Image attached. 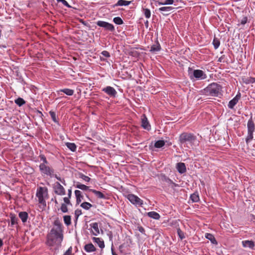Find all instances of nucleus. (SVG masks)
Here are the masks:
<instances>
[{
    "instance_id": "4c0bfd02",
    "label": "nucleus",
    "mask_w": 255,
    "mask_h": 255,
    "mask_svg": "<svg viewBox=\"0 0 255 255\" xmlns=\"http://www.w3.org/2000/svg\"><path fill=\"white\" fill-rule=\"evenodd\" d=\"M79 178L83 179L84 181L86 182H89L91 180V178L89 177L88 176L84 175L82 173H79Z\"/></svg>"
},
{
    "instance_id": "864d4df0",
    "label": "nucleus",
    "mask_w": 255,
    "mask_h": 255,
    "mask_svg": "<svg viewBox=\"0 0 255 255\" xmlns=\"http://www.w3.org/2000/svg\"><path fill=\"white\" fill-rule=\"evenodd\" d=\"M101 54L106 57H110V53L106 50L103 51L101 52Z\"/></svg>"
},
{
    "instance_id": "ea45409f",
    "label": "nucleus",
    "mask_w": 255,
    "mask_h": 255,
    "mask_svg": "<svg viewBox=\"0 0 255 255\" xmlns=\"http://www.w3.org/2000/svg\"><path fill=\"white\" fill-rule=\"evenodd\" d=\"M143 14L145 17L148 19L151 16V12L149 9L148 8H143Z\"/></svg>"
},
{
    "instance_id": "1a4fd4ad",
    "label": "nucleus",
    "mask_w": 255,
    "mask_h": 255,
    "mask_svg": "<svg viewBox=\"0 0 255 255\" xmlns=\"http://www.w3.org/2000/svg\"><path fill=\"white\" fill-rule=\"evenodd\" d=\"M96 24L98 26L104 28L106 30H108L111 32H114L115 30L114 25L108 22L99 20L97 22Z\"/></svg>"
},
{
    "instance_id": "c9c22d12",
    "label": "nucleus",
    "mask_w": 255,
    "mask_h": 255,
    "mask_svg": "<svg viewBox=\"0 0 255 255\" xmlns=\"http://www.w3.org/2000/svg\"><path fill=\"white\" fill-rule=\"evenodd\" d=\"M165 145V142L162 140L156 141L154 143V146L156 148H161Z\"/></svg>"
},
{
    "instance_id": "4be33fe9",
    "label": "nucleus",
    "mask_w": 255,
    "mask_h": 255,
    "mask_svg": "<svg viewBox=\"0 0 255 255\" xmlns=\"http://www.w3.org/2000/svg\"><path fill=\"white\" fill-rule=\"evenodd\" d=\"M161 49V46L158 41H156V43L151 46L150 51L151 52H158Z\"/></svg>"
},
{
    "instance_id": "603ef678",
    "label": "nucleus",
    "mask_w": 255,
    "mask_h": 255,
    "mask_svg": "<svg viewBox=\"0 0 255 255\" xmlns=\"http://www.w3.org/2000/svg\"><path fill=\"white\" fill-rule=\"evenodd\" d=\"M71 198H69L68 197H64L63 198V201L64 202V204H65L66 205H71V202L70 201V199Z\"/></svg>"
},
{
    "instance_id": "412c9836",
    "label": "nucleus",
    "mask_w": 255,
    "mask_h": 255,
    "mask_svg": "<svg viewBox=\"0 0 255 255\" xmlns=\"http://www.w3.org/2000/svg\"><path fill=\"white\" fill-rule=\"evenodd\" d=\"M84 250L87 253H91L95 252L96 249L92 243H89L84 246Z\"/></svg>"
},
{
    "instance_id": "20e7f679",
    "label": "nucleus",
    "mask_w": 255,
    "mask_h": 255,
    "mask_svg": "<svg viewBox=\"0 0 255 255\" xmlns=\"http://www.w3.org/2000/svg\"><path fill=\"white\" fill-rule=\"evenodd\" d=\"M36 196L38 198L39 203L45 207L46 206L45 198L48 196V189L45 187H38Z\"/></svg>"
},
{
    "instance_id": "7ed1b4c3",
    "label": "nucleus",
    "mask_w": 255,
    "mask_h": 255,
    "mask_svg": "<svg viewBox=\"0 0 255 255\" xmlns=\"http://www.w3.org/2000/svg\"><path fill=\"white\" fill-rule=\"evenodd\" d=\"M222 86L217 83H212L201 91L202 95L206 96L220 97L222 94Z\"/></svg>"
},
{
    "instance_id": "a19ab883",
    "label": "nucleus",
    "mask_w": 255,
    "mask_h": 255,
    "mask_svg": "<svg viewBox=\"0 0 255 255\" xmlns=\"http://www.w3.org/2000/svg\"><path fill=\"white\" fill-rule=\"evenodd\" d=\"M213 44L214 45V48L217 49L219 48L220 45V41L218 38H214L213 41Z\"/></svg>"
},
{
    "instance_id": "774afa93",
    "label": "nucleus",
    "mask_w": 255,
    "mask_h": 255,
    "mask_svg": "<svg viewBox=\"0 0 255 255\" xmlns=\"http://www.w3.org/2000/svg\"><path fill=\"white\" fill-rule=\"evenodd\" d=\"M218 61H220V62H221V59L219 58Z\"/></svg>"
},
{
    "instance_id": "5701e85b",
    "label": "nucleus",
    "mask_w": 255,
    "mask_h": 255,
    "mask_svg": "<svg viewBox=\"0 0 255 255\" xmlns=\"http://www.w3.org/2000/svg\"><path fill=\"white\" fill-rule=\"evenodd\" d=\"M90 191L95 194L98 198L100 199H104L106 198V195L104 194L102 192L99 191H97L95 189H91Z\"/></svg>"
},
{
    "instance_id": "ddd939ff",
    "label": "nucleus",
    "mask_w": 255,
    "mask_h": 255,
    "mask_svg": "<svg viewBox=\"0 0 255 255\" xmlns=\"http://www.w3.org/2000/svg\"><path fill=\"white\" fill-rule=\"evenodd\" d=\"M141 126L143 128H144V129H146L148 131H149L151 129L150 125L147 120V118L145 116V115H143L142 116Z\"/></svg>"
},
{
    "instance_id": "9d476101",
    "label": "nucleus",
    "mask_w": 255,
    "mask_h": 255,
    "mask_svg": "<svg viewBox=\"0 0 255 255\" xmlns=\"http://www.w3.org/2000/svg\"><path fill=\"white\" fill-rule=\"evenodd\" d=\"M102 91L111 98H116L118 95V93L115 89L110 86H108L102 88Z\"/></svg>"
},
{
    "instance_id": "4468645a",
    "label": "nucleus",
    "mask_w": 255,
    "mask_h": 255,
    "mask_svg": "<svg viewBox=\"0 0 255 255\" xmlns=\"http://www.w3.org/2000/svg\"><path fill=\"white\" fill-rule=\"evenodd\" d=\"M242 246L246 248L255 250V243L253 241L244 240L242 242Z\"/></svg>"
},
{
    "instance_id": "f8f14e48",
    "label": "nucleus",
    "mask_w": 255,
    "mask_h": 255,
    "mask_svg": "<svg viewBox=\"0 0 255 255\" xmlns=\"http://www.w3.org/2000/svg\"><path fill=\"white\" fill-rule=\"evenodd\" d=\"M241 95L240 92L236 95V96L231 101H229L228 107L230 109H234L235 106L238 103L239 100L241 98Z\"/></svg>"
},
{
    "instance_id": "de8ad7c7",
    "label": "nucleus",
    "mask_w": 255,
    "mask_h": 255,
    "mask_svg": "<svg viewBox=\"0 0 255 255\" xmlns=\"http://www.w3.org/2000/svg\"><path fill=\"white\" fill-rule=\"evenodd\" d=\"M82 214V211L80 209H77L75 211V217L77 221L79 217Z\"/></svg>"
},
{
    "instance_id": "393cba45",
    "label": "nucleus",
    "mask_w": 255,
    "mask_h": 255,
    "mask_svg": "<svg viewBox=\"0 0 255 255\" xmlns=\"http://www.w3.org/2000/svg\"><path fill=\"white\" fill-rule=\"evenodd\" d=\"M205 236L206 239L210 241L212 244L214 245H217L218 244L216 239L212 234L210 233H206Z\"/></svg>"
},
{
    "instance_id": "aec40b11",
    "label": "nucleus",
    "mask_w": 255,
    "mask_h": 255,
    "mask_svg": "<svg viewBox=\"0 0 255 255\" xmlns=\"http://www.w3.org/2000/svg\"><path fill=\"white\" fill-rule=\"evenodd\" d=\"M74 193L76 198V203L77 204H79L81 202L83 196L82 195V193L80 190H76Z\"/></svg>"
},
{
    "instance_id": "0eeeda50",
    "label": "nucleus",
    "mask_w": 255,
    "mask_h": 255,
    "mask_svg": "<svg viewBox=\"0 0 255 255\" xmlns=\"http://www.w3.org/2000/svg\"><path fill=\"white\" fill-rule=\"evenodd\" d=\"M39 171L42 174L46 175L51 178L54 176V170L48 165V164H40L39 165Z\"/></svg>"
},
{
    "instance_id": "49530a36",
    "label": "nucleus",
    "mask_w": 255,
    "mask_h": 255,
    "mask_svg": "<svg viewBox=\"0 0 255 255\" xmlns=\"http://www.w3.org/2000/svg\"><path fill=\"white\" fill-rule=\"evenodd\" d=\"M177 232V234L181 240H183L185 238L184 232L182 231L180 229H178Z\"/></svg>"
},
{
    "instance_id": "09e8293b",
    "label": "nucleus",
    "mask_w": 255,
    "mask_h": 255,
    "mask_svg": "<svg viewBox=\"0 0 255 255\" xmlns=\"http://www.w3.org/2000/svg\"><path fill=\"white\" fill-rule=\"evenodd\" d=\"M61 210L63 213H67L68 212V208L67 207V205L64 203H62L61 206Z\"/></svg>"
},
{
    "instance_id": "b1692460",
    "label": "nucleus",
    "mask_w": 255,
    "mask_h": 255,
    "mask_svg": "<svg viewBox=\"0 0 255 255\" xmlns=\"http://www.w3.org/2000/svg\"><path fill=\"white\" fill-rule=\"evenodd\" d=\"M147 215L149 217L155 220H159L160 218V215L154 211L149 212L147 213Z\"/></svg>"
},
{
    "instance_id": "bf43d9fd",
    "label": "nucleus",
    "mask_w": 255,
    "mask_h": 255,
    "mask_svg": "<svg viewBox=\"0 0 255 255\" xmlns=\"http://www.w3.org/2000/svg\"><path fill=\"white\" fill-rule=\"evenodd\" d=\"M55 177L57 180H58L60 181H62V178L59 176H58L56 174H54V176Z\"/></svg>"
},
{
    "instance_id": "338daca9",
    "label": "nucleus",
    "mask_w": 255,
    "mask_h": 255,
    "mask_svg": "<svg viewBox=\"0 0 255 255\" xmlns=\"http://www.w3.org/2000/svg\"><path fill=\"white\" fill-rule=\"evenodd\" d=\"M55 203L56 204H57V203H58V202H57V200H55Z\"/></svg>"
},
{
    "instance_id": "423d86ee",
    "label": "nucleus",
    "mask_w": 255,
    "mask_h": 255,
    "mask_svg": "<svg viewBox=\"0 0 255 255\" xmlns=\"http://www.w3.org/2000/svg\"><path fill=\"white\" fill-rule=\"evenodd\" d=\"M247 128L248 134L246 138V142L248 144L253 139V133L255 129V125L252 117L248 121Z\"/></svg>"
},
{
    "instance_id": "7c9ffc66",
    "label": "nucleus",
    "mask_w": 255,
    "mask_h": 255,
    "mask_svg": "<svg viewBox=\"0 0 255 255\" xmlns=\"http://www.w3.org/2000/svg\"><path fill=\"white\" fill-rule=\"evenodd\" d=\"M59 92H63L68 96H72L74 93V91L73 90L68 89V88L61 89L59 90Z\"/></svg>"
},
{
    "instance_id": "bb28decb",
    "label": "nucleus",
    "mask_w": 255,
    "mask_h": 255,
    "mask_svg": "<svg viewBox=\"0 0 255 255\" xmlns=\"http://www.w3.org/2000/svg\"><path fill=\"white\" fill-rule=\"evenodd\" d=\"M131 3L130 1L126 0H119L117 3L115 4L116 6H127Z\"/></svg>"
},
{
    "instance_id": "79ce46f5",
    "label": "nucleus",
    "mask_w": 255,
    "mask_h": 255,
    "mask_svg": "<svg viewBox=\"0 0 255 255\" xmlns=\"http://www.w3.org/2000/svg\"><path fill=\"white\" fill-rule=\"evenodd\" d=\"M174 2L173 0H165L163 2L158 1V3L159 5H170L172 4Z\"/></svg>"
},
{
    "instance_id": "6e6552de",
    "label": "nucleus",
    "mask_w": 255,
    "mask_h": 255,
    "mask_svg": "<svg viewBox=\"0 0 255 255\" xmlns=\"http://www.w3.org/2000/svg\"><path fill=\"white\" fill-rule=\"evenodd\" d=\"M126 198L135 206L141 207L143 204V200L134 194H128L126 196Z\"/></svg>"
},
{
    "instance_id": "2f4dec72",
    "label": "nucleus",
    "mask_w": 255,
    "mask_h": 255,
    "mask_svg": "<svg viewBox=\"0 0 255 255\" xmlns=\"http://www.w3.org/2000/svg\"><path fill=\"white\" fill-rule=\"evenodd\" d=\"M76 188H78L79 189H81L83 191H87L89 189V187L84 185L82 184L79 182H78L76 185H75Z\"/></svg>"
},
{
    "instance_id": "13d9d810",
    "label": "nucleus",
    "mask_w": 255,
    "mask_h": 255,
    "mask_svg": "<svg viewBox=\"0 0 255 255\" xmlns=\"http://www.w3.org/2000/svg\"><path fill=\"white\" fill-rule=\"evenodd\" d=\"M138 231L142 234H144L145 232L144 229L142 227H138Z\"/></svg>"
},
{
    "instance_id": "dca6fc26",
    "label": "nucleus",
    "mask_w": 255,
    "mask_h": 255,
    "mask_svg": "<svg viewBox=\"0 0 255 255\" xmlns=\"http://www.w3.org/2000/svg\"><path fill=\"white\" fill-rule=\"evenodd\" d=\"M176 168L178 172L180 174H183L186 172V167L184 163L179 162L176 164Z\"/></svg>"
},
{
    "instance_id": "cd10ccee",
    "label": "nucleus",
    "mask_w": 255,
    "mask_h": 255,
    "mask_svg": "<svg viewBox=\"0 0 255 255\" xmlns=\"http://www.w3.org/2000/svg\"><path fill=\"white\" fill-rule=\"evenodd\" d=\"M161 179L162 181L166 182L168 184H173L174 186H176V184L174 183L172 180L165 175L161 176Z\"/></svg>"
},
{
    "instance_id": "5fc2aeb1",
    "label": "nucleus",
    "mask_w": 255,
    "mask_h": 255,
    "mask_svg": "<svg viewBox=\"0 0 255 255\" xmlns=\"http://www.w3.org/2000/svg\"><path fill=\"white\" fill-rule=\"evenodd\" d=\"M248 18L246 16L244 17L241 20L240 23L242 25L245 24L247 22Z\"/></svg>"
},
{
    "instance_id": "052dcab7",
    "label": "nucleus",
    "mask_w": 255,
    "mask_h": 255,
    "mask_svg": "<svg viewBox=\"0 0 255 255\" xmlns=\"http://www.w3.org/2000/svg\"><path fill=\"white\" fill-rule=\"evenodd\" d=\"M7 47V45L5 44H0V48H5Z\"/></svg>"
},
{
    "instance_id": "f3484780",
    "label": "nucleus",
    "mask_w": 255,
    "mask_h": 255,
    "mask_svg": "<svg viewBox=\"0 0 255 255\" xmlns=\"http://www.w3.org/2000/svg\"><path fill=\"white\" fill-rule=\"evenodd\" d=\"M53 225L56 227L52 228V229H54L55 231H56L58 232L63 233L62 225L59 220H55L54 222Z\"/></svg>"
},
{
    "instance_id": "72a5a7b5",
    "label": "nucleus",
    "mask_w": 255,
    "mask_h": 255,
    "mask_svg": "<svg viewBox=\"0 0 255 255\" xmlns=\"http://www.w3.org/2000/svg\"><path fill=\"white\" fill-rule=\"evenodd\" d=\"M15 103L19 107H21L25 104V101L21 98H18L14 100Z\"/></svg>"
},
{
    "instance_id": "f03ea898",
    "label": "nucleus",
    "mask_w": 255,
    "mask_h": 255,
    "mask_svg": "<svg viewBox=\"0 0 255 255\" xmlns=\"http://www.w3.org/2000/svg\"><path fill=\"white\" fill-rule=\"evenodd\" d=\"M179 144L181 146H184L189 149L199 145V141L197 136L193 133L183 132L180 134L178 139Z\"/></svg>"
},
{
    "instance_id": "39448f33",
    "label": "nucleus",
    "mask_w": 255,
    "mask_h": 255,
    "mask_svg": "<svg viewBox=\"0 0 255 255\" xmlns=\"http://www.w3.org/2000/svg\"><path fill=\"white\" fill-rule=\"evenodd\" d=\"M192 70L191 68H189V75L190 79L192 80L194 79L196 80H204L207 78L206 74L201 70H193L192 72H190V71Z\"/></svg>"
},
{
    "instance_id": "69168bd1",
    "label": "nucleus",
    "mask_w": 255,
    "mask_h": 255,
    "mask_svg": "<svg viewBox=\"0 0 255 255\" xmlns=\"http://www.w3.org/2000/svg\"><path fill=\"white\" fill-rule=\"evenodd\" d=\"M168 13H163V15H168Z\"/></svg>"
},
{
    "instance_id": "8fccbe9b",
    "label": "nucleus",
    "mask_w": 255,
    "mask_h": 255,
    "mask_svg": "<svg viewBox=\"0 0 255 255\" xmlns=\"http://www.w3.org/2000/svg\"><path fill=\"white\" fill-rule=\"evenodd\" d=\"M58 2H61L62 3V4L65 5V6L70 8L71 7V6L69 5V4L68 3V2L65 0H56Z\"/></svg>"
},
{
    "instance_id": "9b49d317",
    "label": "nucleus",
    "mask_w": 255,
    "mask_h": 255,
    "mask_svg": "<svg viewBox=\"0 0 255 255\" xmlns=\"http://www.w3.org/2000/svg\"><path fill=\"white\" fill-rule=\"evenodd\" d=\"M54 193L60 196L65 195L66 191L65 188L58 182H55L53 186Z\"/></svg>"
},
{
    "instance_id": "c03bdc74",
    "label": "nucleus",
    "mask_w": 255,
    "mask_h": 255,
    "mask_svg": "<svg viewBox=\"0 0 255 255\" xmlns=\"http://www.w3.org/2000/svg\"><path fill=\"white\" fill-rule=\"evenodd\" d=\"M39 157L40 159V161L42 162L41 164H48V162L44 155L40 154V155H39Z\"/></svg>"
},
{
    "instance_id": "c756f323",
    "label": "nucleus",
    "mask_w": 255,
    "mask_h": 255,
    "mask_svg": "<svg viewBox=\"0 0 255 255\" xmlns=\"http://www.w3.org/2000/svg\"><path fill=\"white\" fill-rule=\"evenodd\" d=\"M190 198L193 202H198L200 200L199 194L197 192H195L191 194Z\"/></svg>"
},
{
    "instance_id": "f257e3e1",
    "label": "nucleus",
    "mask_w": 255,
    "mask_h": 255,
    "mask_svg": "<svg viewBox=\"0 0 255 255\" xmlns=\"http://www.w3.org/2000/svg\"><path fill=\"white\" fill-rule=\"evenodd\" d=\"M63 238V233L58 232L54 229H51L47 236V245L51 251L57 253L61 247Z\"/></svg>"
},
{
    "instance_id": "6e6d98bb",
    "label": "nucleus",
    "mask_w": 255,
    "mask_h": 255,
    "mask_svg": "<svg viewBox=\"0 0 255 255\" xmlns=\"http://www.w3.org/2000/svg\"><path fill=\"white\" fill-rule=\"evenodd\" d=\"M72 253V247H70L66 252L63 255H71Z\"/></svg>"
},
{
    "instance_id": "473e14b6",
    "label": "nucleus",
    "mask_w": 255,
    "mask_h": 255,
    "mask_svg": "<svg viewBox=\"0 0 255 255\" xmlns=\"http://www.w3.org/2000/svg\"><path fill=\"white\" fill-rule=\"evenodd\" d=\"M63 220L65 224L68 226L71 224V218L69 215H65L63 217Z\"/></svg>"
},
{
    "instance_id": "37998d69",
    "label": "nucleus",
    "mask_w": 255,
    "mask_h": 255,
    "mask_svg": "<svg viewBox=\"0 0 255 255\" xmlns=\"http://www.w3.org/2000/svg\"><path fill=\"white\" fill-rule=\"evenodd\" d=\"M49 114L50 115V117L52 120V121L55 123H58V122L57 120V118H56V114L54 112H53V111H50L49 112Z\"/></svg>"
},
{
    "instance_id": "3c124183",
    "label": "nucleus",
    "mask_w": 255,
    "mask_h": 255,
    "mask_svg": "<svg viewBox=\"0 0 255 255\" xmlns=\"http://www.w3.org/2000/svg\"><path fill=\"white\" fill-rule=\"evenodd\" d=\"M127 247V244L125 243H124L120 246L119 247V250L121 253H124L125 252V248Z\"/></svg>"
},
{
    "instance_id": "6ab92c4d",
    "label": "nucleus",
    "mask_w": 255,
    "mask_h": 255,
    "mask_svg": "<svg viewBox=\"0 0 255 255\" xmlns=\"http://www.w3.org/2000/svg\"><path fill=\"white\" fill-rule=\"evenodd\" d=\"M93 241L97 243L101 249H103L105 248V244L103 240L99 238L93 237L92 239Z\"/></svg>"
},
{
    "instance_id": "680f3d73",
    "label": "nucleus",
    "mask_w": 255,
    "mask_h": 255,
    "mask_svg": "<svg viewBox=\"0 0 255 255\" xmlns=\"http://www.w3.org/2000/svg\"><path fill=\"white\" fill-rule=\"evenodd\" d=\"M148 21L147 20H146V21L144 22V24H145V26L146 28H148Z\"/></svg>"
},
{
    "instance_id": "e2e57ef3",
    "label": "nucleus",
    "mask_w": 255,
    "mask_h": 255,
    "mask_svg": "<svg viewBox=\"0 0 255 255\" xmlns=\"http://www.w3.org/2000/svg\"><path fill=\"white\" fill-rule=\"evenodd\" d=\"M62 182V184H63L64 185H66V183H65V181L64 179H62V181H61Z\"/></svg>"
},
{
    "instance_id": "4d7b16f0",
    "label": "nucleus",
    "mask_w": 255,
    "mask_h": 255,
    "mask_svg": "<svg viewBox=\"0 0 255 255\" xmlns=\"http://www.w3.org/2000/svg\"><path fill=\"white\" fill-rule=\"evenodd\" d=\"M72 196V189L70 188L68 190V196L69 198H71Z\"/></svg>"
},
{
    "instance_id": "0e129e2a",
    "label": "nucleus",
    "mask_w": 255,
    "mask_h": 255,
    "mask_svg": "<svg viewBox=\"0 0 255 255\" xmlns=\"http://www.w3.org/2000/svg\"><path fill=\"white\" fill-rule=\"evenodd\" d=\"M112 255H118L115 252H114L112 249Z\"/></svg>"
},
{
    "instance_id": "a878e982",
    "label": "nucleus",
    "mask_w": 255,
    "mask_h": 255,
    "mask_svg": "<svg viewBox=\"0 0 255 255\" xmlns=\"http://www.w3.org/2000/svg\"><path fill=\"white\" fill-rule=\"evenodd\" d=\"M10 224H9V226L13 227L14 225L17 224V218L16 217L15 215L13 214H10Z\"/></svg>"
},
{
    "instance_id": "e433bc0d",
    "label": "nucleus",
    "mask_w": 255,
    "mask_h": 255,
    "mask_svg": "<svg viewBox=\"0 0 255 255\" xmlns=\"http://www.w3.org/2000/svg\"><path fill=\"white\" fill-rule=\"evenodd\" d=\"M80 206L84 209L87 210H89L92 206V205L89 202H84L81 204Z\"/></svg>"
},
{
    "instance_id": "a18cd8bd",
    "label": "nucleus",
    "mask_w": 255,
    "mask_h": 255,
    "mask_svg": "<svg viewBox=\"0 0 255 255\" xmlns=\"http://www.w3.org/2000/svg\"><path fill=\"white\" fill-rule=\"evenodd\" d=\"M244 82L247 84L254 83H255V77H249L246 79Z\"/></svg>"
},
{
    "instance_id": "58836bf2",
    "label": "nucleus",
    "mask_w": 255,
    "mask_h": 255,
    "mask_svg": "<svg viewBox=\"0 0 255 255\" xmlns=\"http://www.w3.org/2000/svg\"><path fill=\"white\" fill-rule=\"evenodd\" d=\"M113 21L115 23L118 25H121L123 24L124 21L120 17H115L113 18Z\"/></svg>"
},
{
    "instance_id": "c85d7f7f",
    "label": "nucleus",
    "mask_w": 255,
    "mask_h": 255,
    "mask_svg": "<svg viewBox=\"0 0 255 255\" xmlns=\"http://www.w3.org/2000/svg\"><path fill=\"white\" fill-rule=\"evenodd\" d=\"M66 145L67 148L71 151L74 152L76 150L77 146L74 143L72 142H67Z\"/></svg>"
},
{
    "instance_id": "f704fd0d",
    "label": "nucleus",
    "mask_w": 255,
    "mask_h": 255,
    "mask_svg": "<svg viewBox=\"0 0 255 255\" xmlns=\"http://www.w3.org/2000/svg\"><path fill=\"white\" fill-rule=\"evenodd\" d=\"M173 9H174V7L172 6H163L160 7L159 8V11L161 12H168Z\"/></svg>"
},
{
    "instance_id": "a211bd4d",
    "label": "nucleus",
    "mask_w": 255,
    "mask_h": 255,
    "mask_svg": "<svg viewBox=\"0 0 255 255\" xmlns=\"http://www.w3.org/2000/svg\"><path fill=\"white\" fill-rule=\"evenodd\" d=\"M18 216L23 223L27 222L28 215L26 212H20L18 214Z\"/></svg>"
},
{
    "instance_id": "2eb2a0df",
    "label": "nucleus",
    "mask_w": 255,
    "mask_h": 255,
    "mask_svg": "<svg viewBox=\"0 0 255 255\" xmlns=\"http://www.w3.org/2000/svg\"><path fill=\"white\" fill-rule=\"evenodd\" d=\"M91 228V233L94 236H97L100 234L98 223L97 222L93 223L90 224Z\"/></svg>"
}]
</instances>
